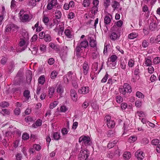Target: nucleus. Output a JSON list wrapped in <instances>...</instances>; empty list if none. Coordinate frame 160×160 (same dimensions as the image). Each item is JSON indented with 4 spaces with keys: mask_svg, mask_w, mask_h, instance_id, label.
<instances>
[{
    "mask_svg": "<svg viewBox=\"0 0 160 160\" xmlns=\"http://www.w3.org/2000/svg\"><path fill=\"white\" fill-rule=\"evenodd\" d=\"M89 152L87 150H81L78 155V158L79 160H86L88 157Z\"/></svg>",
    "mask_w": 160,
    "mask_h": 160,
    "instance_id": "f257e3e1",
    "label": "nucleus"
},
{
    "mask_svg": "<svg viewBox=\"0 0 160 160\" xmlns=\"http://www.w3.org/2000/svg\"><path fill=\"white\" fill-rule=\"evenodd\" d=\"M79 143L82 142V145L87 146L90 145L91 141L89 137L82 136L79 138Z\"/></svg>",
    "mask_w": 160,
    "mask_h": 160,
    "instance_id": "f03ea898",
    "label": "nucleus"
},
{
    "mask_svg": "<svg viewBox=\"0 0 160 160\" xmlns=\"http://www.w3.org/2000/svg\"><path fill=\"white\" fill-rule=\"evenodd\" d=\"M105 120L106 121L108 127L109 128H112L115 126L114 121L111 119V116L109 115H107L105 117Z\"/></svg>",
    "mask_w": 160,
    "mask_h": 160,
    "instance_id": "7ed1b4c3",
    "label": "nucleus"
},
{
    "mask_svg": "<svg viewBox=\"0 0 160 160\" xmlns=\"http://www.w3.org/2000/svg\"><path fill=\"white\" fill-rule=\"evenodd\" d=\"M28 44V38H23L20 39L19 45L21 47H23V50L27 47Z\"/></svg>",
    "mask_w": 160,
    "mask_h": 160,
    "instance_id": "20e7f679",
    "label": "nucleus"
},
{
    "mask_svg": "<svg viewBox=\"0 0 160 160\" xmlns=\"http://www.w3.org/2000/svg\"><path fill=\"white\" fill-rule=\"evenodd\" d=\"M48 3L47 6V8L48 10L51 9L58 4L57 0H48Z\"/></svg>",
    "mask_w": 160,
    "mask_h": 160,
    "instance_id": "39448f33",
    "label": "nucleus"
},
{
    "mask_svg": "<svg viewBox=\"0 0 160 160\" xmlns=\"http://www.w3.org/2000/svg\"><path fill=\"white\" fill-rule=\"evenodd\" d=\"M89 69V67L88 63L85 62L83 64L82 68L81 69L83 74L86 75L88 73Z\"/></svg>",
    "mask_w": 160,
    "mask_h": 160,
    "instance_id": "423d86ee",
    "label": "nucleus"
},
{
    "mask_svg": "<svg viewBox=\"0 0 160 160\" xmlns=\"http://www.w3.org/2000/svg\"><path fill=\"white\" fill-rule=\"evenodd\" d=\"M115 24L116 25H114L112 28V31L118 32V28L117 26L118 27H121L122 25L123 22L122 20H120L117 22Z\"/></svg>",
    "mask_w": 160,
    "mask_h": 160,
    "instance_id": "0eeeda50",
    "label": "nucleus"
},
{
    "mask_svg": "<svg viewBox=\"0 0 160 160\" xmlns=\"http://www.w3.org/2000/svg\"><path fill=\"white\" fill-rule=\"evenodd\" d=\"M70 96L72 100L76 102L78 98V95L76 91L73 89H71L70 91Z\"/></svg>",
    "mask_w": 160,
    "mask_h": 160,
    "instance_id": "6e6552de",
    "label": "nucleus"
},
{
    "mask_svg": "<svg viewBox=\"0 0 160 160\" xmlns=\"http://www.w3.org/2000/svg\"><path fill=\"white\" fill-rule=\"evenodd\" d=\"M89 91V88L88 87H83L78 89V92L80 94H85L88 93Z\"/></svg>",
    "mask_w": 160,
    "mask_h": 160,
    "instance_id": "1a4fd4ad",
    "label": "nucleus"
},
{
    "mask_svg": "<svg viewBox=\"0 0 160 160\" xmlns=\"http://www.w3.org/2000/svg\"><path fill=\"white\" fill-rule=\"evenodd\" d=\"M135 156L138 160H142L144 158V155L142 151L138 150L135 153Z\"/></svg>",
    "mask_w": 160,
    "mask_h": 160,
    "instance_id": "9d476101",
    "label": "nucleus"
},
{
    "mask_svg": "<svg viewBox=\"0 0 160 160\" xmlns=\"http://www.w3.org/2000/svg\"><path fill=\"white\" fill-rule=\"evenodd\" d=\"M17 27L13 24H11L8 25L6 27L5 31L9 32L11 30L15 31L17 29Z\"/></svg>",
    "mask_w": 160,
    "mask_h": 160,
    "instance_id": "9b49d317",
    "label": "nucleus"
},
{
    "mask_svg": "<svg viewBox=\"0 0 160 160\" xmlns=\"http://www.w3.org/2000/svg\"><path fill=\"white\" fill-rule=\"evenodd\" d=\"M67 75H68V79H69L70 81L72 80V81L77 79L76 74L74 72H72L71 71L69 72Z\"/></svg>",
    "mask_w": 160,
    "mask_h": 160,
    "instance_id": "f8f14e48",
    "label": "nucleus"
},
{
    "mask_svg": "<svg viewBox=\"0 0 160 160\" xmlns=\"http://www.w3.org/2000/svg\"><path fill=\"white\" fill-rule=\"evenodd\" d=\"M1 13V15H0V25H1L2 23V21L3 19V15L6 13L5 8L3 6H2V7Z\"/></svg>",
    "mask_w": 160,
    "mask_h": 160,
    "instance_id": "ddd939ff",
    "label": "nucleus"
},
{
    "mask_svg": "<svg viewBox=\"0 0 160 160\" xmlns=\"http://www.w3.org/2000/svg\"><path fill=\"white\" fill-rule=\"evenodd\" d=\"M90 39L89 43L90 46L96 49L97 43L96 40L92 38H90Z\"/></svg>",
    "mask_w": 160,
    "mask_h": 160,
    "instance_id": "4468645a",
    "label": "nucleus"
},
{
    "mask_svg": "<svg viewBox=\"0 0 160 160\" xmlns=\"http://www.w3.org/2000/svg\"><path fill=\"white\" fill-rule=\"evenodd\" d=\"M64 33L65 35L68 38H72L73 37V35L72 33V32L69 29H66Z\"/></svg>",
    "mask_w": 160,
    "mask_h": 160,
    "instance_id": "2eb2a0df",
    "label": "nucleus"
},
{
    "mask_svg": "<svg viewBox=\"0 0 160 160\" xmlns=\"http://www.w3.org/2000/svg\"><path fill=\"white\" fill-rule=\"evenodd\" d=\"M119 6V3L116 1H114L112 2V6L114 11L118 8Z\"/></svg>",
    "mask_w": 160,
    "mask_h": 160,
    "instance_id": "dca6fc26",
    "label": "nucleus"
},
{
    "mask_svg": "<svg viewBox=\"0 0 160 160\" xmlns=\"http://www.w3.org/2000/svg\"><path fill=\"white\" fill-rule=\"evenodd\" d=\"M55 92V89L54 87H51L48 88V96L51 98L53 96Z\"/></svg>",
    "mask_w": 160,
    "mask_h": 160,
    "instance_id": "f3484780",
    "label": "nucleus"
},
{
    "mask_svg": "<svg viewBox=\"0 0 160 160\" xmlns=\"http://www.w3.org/2000/svg\"><path fill=\"white\" fill-rule=\"evenodd\" d=\"M81 47L83 48H86L88 46V42L87 40H84L82 41L80 43H79Z\"/></svg>",
    "mask_w": 160,
    "mask_h": 160,
    "instance_id": "a211bd4d",
    "label": "nucleus"
},
{
    "mask_svg": "<svg viewBox=\"0 0 160 160\" xmlns=\"http://www.w3.org/2000/svg\"><path fill=\"white\" fill-rule=\"evenodd\" d=\"M50 47L52 49L57 51H59V47L58 45H55L54 43L51 42L49 44Z\"/></svg>",
    "mask_w": 160,
    "mask_h": 160,
    "instance_id": "6ab92c4d",
    "label": "nucleus"
},
{
    "mask_svg": "<svg viewBox=\"0 0 160 160\" xmlns=\"http://www.w3.org/2000/svg\"><path fill=\"white\" fill-rule=\"evenodd\" d=\"M124 87L127 91V92L130 93L132 91V90L131 86L128 83H125L123 85Z\"/></svg>",
    "mask_w": 160,
    "mask_h": 160,
    "instance_id": "aec40b11",
    "label": "nucleus"
},
{
    "mask_svg": "<svg viewBox=\"0 0 160 160\" xmlns=\"http://www.w3.org/2000/svg\"><path fill=\"white\" fill-rule=\"evenodd\" d=\"M45 82V77L44 75H42L38 79V82L39 84L43 85Z\"/></svg>",
    "mask_w": 160,
    "mask_h": 160,
    "instance_id": "412c9836",
    "label": "nucleus"
},
{
    "mask_svg": "<svg viewBox=\"0 0 160 160\" xmlns=\"http://www.w3.org/2000/svg\"><path fill=\"white\" fill-rule=\"evenodd\" d=\"M118 37L117 34L115 32H112L110 36V39L113 41L116 40Z\"/></svg>",
    "mask_w": 160,
    "mask_h": 160,
    "instance_id": "4be33fe9",
    "label": "nucleus"
},
{
    "mask_svg": "<svg viewBox=\"0 0 160 160\" xmlns=\"http://www.w3.org/2000/svg\"><path fill=\"white\" fill-rule=\"evenodd\" d=\"M26 76L27 80L30 82L32 79V73L31 71L28 70L26 73Z\"/></svg>",
    "mask_w": 160,
    "mask_h": 160,
    "instance_id": "5701e85b",
    "label": "nucleus"
},
{
    "mask_svg": "<svg viewBox=\"0 0 160 160\" xmlns=\"http://www.w3.org/2000/svg\"><path fill=\"white\" fill-rule=\"evenodd\" d=\"M31 19L27 14H25L22 17V20L23 22H28Z\"/></svg>",
    "mask_w": 160,
    "mask_h": 160,
    "instance_id": "b1692460",
    "label": "nucleus"
},
{
    "mask_svg": "<svg viewBox=\"0 0 160 160\" xmlns=\"http://www.w3.org/2000/svg\"><path fill=\"white\" fill-rule=\"evenodd\" d=\"M64 89L63 87L61 85H59L57 88V92L59 94H61L63 93Z\"/></svg>",
    "mask_w": 160,
    "mask_h": 160,
    "instance_id": "393cba45",
    "label": "nucleus"
},
{
    "mask_svg": "<svg viewBox=\"0 0 160 160\" xmlns=\"http://www.w3.org/2000/svg\"><path fill=\"white\" fill-rule=\"evenodd\" d=\"M157 25L156 23L154 22H151L149 25V28L151 31H154L156 28Z\"/></svg>",
    "mask_w": 160,
    "mask_h": 160,
    "instance_id": "a878e982",
    "label": "nucleus"
},
{
    "mask_svg": "<svg viewBox=\"0 0 160 160\" xmlns=\"http://www.w3.org/2000/svg\"><path fill=\"white\" fill-rule=\"evenodd\" d=\"M53 138L55 140H58L61 138L60 133L58 132H54L53 134Z\"/></svg>",
    "mask_w": 160,
    "mask_h": 160,
    "instance_id": "bb28decb",
    "label": "nucleus"
},
{
    "mask_svg": "<svg viewBox=\"0 0 160 160\" xmlns=\"http://www.w3.org/2000/svg\"><path fill=\"white\" fill-rule=\"evenodd\" d=\"M55 16L57 19H60L62 16V13L59 10H57L55 12Z\"/></svg>",
    "mask_w": 160,
    "mask_h": 160,
    "instance_id": "cd10ccee",
    "label": "nucleus"
},
{
    "mask_svg": "<svg viewBox=\"0 0 160 160\" xmlns=\"http://www.w3.org/2000/svg\"><path fill=\"white\" fill-rule=\"evenodd\" d=\"M138 36L137 33L132 32L128 36V38L130 39H133L136 38Z\"/></svg>",
    "mask_w": 160,
    "mask_h": 160,
    "instance_id": "c85d7f7f",
    "label": "nucleus"
},
{
    "mask_svg": "<svg viewBox=\"0 0 160 160\" xmlns=\"http://www.w3.org/2000/svg\"><path fill=\"white\" fill-rule=\"evenodd\" d=\"M131 156V154L130 152H125L123 154V158L126 159H129Z\"/></svg>",
    "mask_w": 160,
    "mask_h": 160,
    "instance_id": "c756f323",
    "label": "nucleus"
},
{
    "mask_svg": "<svg viewBox=\"0 0 160 160\" xmlns=\"http://www.w3.org/2000/svg\"><path fill=\"white\" fill-rule=\"evenodd\" d=\"M96 51L92 53V58L93 59H96L98 57L99 53L97 52V49H95Z\"/></svg>",
    "mask_w": 160,
    "mask_h": 160,
    "instance_id": "7c9ffc66",
    "label": "nucleus"
},
{
    "mask_svg": "<svg viewBox=\"0 0 160 160\" xmlns=\"http://www.w3.org/2000/svg\"><path fill=\"white\" fill-rule=\"evenodd\" d=\"M160 62V57H156L153 60V63L154 64H158Z\"/></svg>",
    "mask_w": 160,
    "mask_h": 160,
    "instance_id": "2f4dec72",
    "label": "nucleus"
},
{
    "mask_svg": "<svg viewBox=\"0 0 160 160\" xmlns=\"http://www.w3.org/2000/svg\"><path fill=\"white\" fill-rule=\"evenodd\" d=\"M58 74V72L54 70L50 74V77L52 79H54L56 78Z\"/></svg>",
    "mask_w": 160,
    "mask_h": 160,
    "instance_id": "473e14b6",
    "label": "nucleus"
},
{
    "mask_svg": "<svg viewBox=\"0 0 160 160\" xmlns=\"http://www.w3.org/2000/svg\"><path fill=\"white\" fill-rule=\"evenodd\" d=\"M0 113L2 114L3 116L9 115L10 114L9 111L7 109H2L0 112Z\"/></svg>",
    "mask_w": 160,
    "mask_h": 160,
    "instance_id": "72a5a7b5",
    "label": "nucleus"
},
{
    "mask_svg": "<svg viewBox=\"0 0 160 160\" xmlns=\"http://www.w3.org/2000/svg\"><path fill=\"white\" fill-rule=\"evenodd\" d=\"M30 92L28 90H25L23 93V95L27 99H29L30 97Z\"/></svg>",
    "mask_w": 160,
    "mask_h": 160,
    "instance_id": "f704fd0d",
    "label": "nucleus"
},
{
    "mask_svg": "<svg viewBox=\"0 0 160 160\" xmlns=\"http://www.w3.org/2000/svg\"><path fill=\"white\" fill-rule=\"evenodd\" d=\"M81 48L79 43H78L76 48V54L77 55H80L79 52L81 51Z\"/></svg>",
    "mask_w": 160,
    "mask_h": 160,
    "instance_id": "c9c22d12",
    "label": "nucleus"
},
{
    "mask_svg": "<svg viewBox=\"0 0 160 160\" xmlns=\"http://www.w3.org/2000/svg\"><path fill=\"white\" fill-rule=\"evenodd\" d=\"M92 0H83V4L84 7H88L90 3Z\"/></svg>",
    "mask_w": 160,
    "mask_h": 160,
    "instance_id": "e433bc0d",
    "label": "nucleus"
},
{
    "mask_svg": "<svg viewBox=\"0 0 160 160\" xmlns=\"http://www.w3.org/2000/svg\"><path fill=\"white\" fill-rule=\"evenodd\" d=\"M137 140V137L136 136H131L128 139V141L130 142H133Z\"/></svg>",
    "mask_w": 160,
    "mask_h": 160,
    "instance_id": "4c0bfd02",
    "label": "nucleus"
},
{
    "mask_svg": "<svg viewBox=\"0 0 160 160\" xmlns=\"http://www.w3.org/2000/svg\"><path fill=\"white\" fill-rule=\"evenodd\" d=\"M111 20L109 16H106L104 19V22L106 24H109L110 23Z\"/></svg>",
    "mask_w": 160,
    "mask_h": 160,
    "instance_id": "58836bf2",
    "label": "nucleus"
},
{
    "mask_svg": "<svg viewBox=\"0 0 160 160\" xmlns=\"http://www.w3.org/2000/svg\"><path fill=\"white\" fill-rule=\"evenodd\" d=\"M119 91L121 93H122L123 95L125 94L127 92V91L126 90L124 86H121L119 88Z\"/></svg>",
    "mask_w": 160,
    "mask_h": 160,
    "instance_id": "ea45409f",
    "label": "nucleus"
},
{
    "mask_svg": "<svg viewBox=\"0 0 160 160\" xmlns=\"http://www.w3.org/2000/svg\"><path fill=\"white\" fill-rule=\"evenodd\" d=\"M36 2L35 0H30L28 2V5L29 6H35L36 5Z\"/></svg>",
    "mask_w": 160,
    "mask_h": 160,
    "instance_id": "a19ab883",
    "label": "nucleus"
},
{
    "mask_svg": "<svg viewBox=\"0 0 160 160\" xmlns=\"http://www.w3.org/2000/svg\"><path fill=\"white\" fill-rule=\"evenodd\" d=\"M58 103V102L57 101H55L51 103L49 105L50 108L53 109L57 105Z\"/></svg>",
    "mask_w": 160,
    "mask_h": 160,
    "instance_id": "79ce46f5",
    "label": "nucleus"
},
{
    "mask_svg": "<svg viewBox=\"0 0 160 160\" xmlns=\"http://www.w3.org/2000/svg\"><path fill=\"white\" fill-rule=\"evenodd\" d=\"M117 57L116 55H112L110 58V62H116L115 61L117 59Z\"/></svg>",
    "mask_w": 160,
    "mask_h": 160,
    "instance_id": "37998d69",
    "label": "nucleus"
},
{
    "mask_svg": "<svg viewBox=\"0 0 160 160\" xmlns=\"http://www.w3.org/2000/svg\"><path fill=\"white\" fill-rule=\"evenodd\" d=\"M110 0H105L104 2V5L105 8H107L110 5Z\"/></svg>",
    "mask_w": 160,
    "mask_h": 160,
    "instance_id": "c03bdc74",
    "label": "nucleus"
},
{
    "mask_svg": "<svg viewBox=\"0 0 160 160\" xmlns=\"http://www.w3.org/2000/svg\"><path fill=\"white\" fill-rule=\"evenodd\" d=\"M136 96L139 98H143L144 96L141 92L138 91L137 92L136 94Z\"/></svg>",
    "mask_w": 160,
    "mask_h": 160,
    "instance_id": "a18cd8bd",
    "label": "nucleus"
},
{
    "mask_svg": "<svg viewBox=\"0 0 160 160\" xmlns=\"http://www.w3.org/2000/svg\"><path fill=\"white\" fill-rule=\"evenodd\" d=\"M29 138V135L27 133H24L23 134L22 136V139L24 140H26L28 139Z\"/></svg>",
    "mask_w": 160,
    "mask_h": 160,
    "instance_id": "49530a36",
    "label": "nucleus"
},
{
    "mask_svg": "<svg viewBox=\"0 0 160 160\" xmlns=\"http://www.w3.org/2000/svg\"><path fill=\"white\" fill-rule=\"evenodd\" d=\"M44 40L46 42H49L51 40V37L48 34H46L44 38Z\"/></svg>",
    "mask_w": 160,
    "mask_h": 160,
    "instance_id": "de8ad7c7",
    "label": "nucleus"
},
{
    "mask_svg": "<svg viewBox=\"0 0 160 160\" xmlns=\"http://www.w3.org/2000/svg\"><path fill=\"white\" fill-rule=\"evenodd\" d=\"M33 148L34 149L37 151H40L41 149V146L39 144H36L33 145Z\"/></svg>",
    "mask_w": 160,
    "mask_h": 160,
    "instance_id": "09e8293b",
    "label": "nucleus"
},
{
    "mask_svg": "<svg viewBox=\"0 0 160 160\" xmlns=\"http://www.w3.org/2000/svg\"><path fill=\"white\" fill-rule=\"evenodd\" d=\"M0 106L2 108H5L9 106V104L8 102H3L0 103Z\"/></svg>",
    "mask_w": 160,
    "mask_h": 160,
    "instance_id": "8fccbe9b",
    "label": "nucleus"
},
{
    "mask_svg": "<svg viewBox=\"0 0 160 160\" xmlns=\"http://www.w3.org/2000/svg\"><path fill=\"white\" fill-rule=\"evenodd\" d=\"M98 7L97 6H93L92 8V13L95 14L98 12Z\"/></svg>",
    "mask_w": 160,
    "mask_h": 160,
    "instance_id": "3c124183",
    "label": "nucleus"
},
{
    "mask_svg": "<svg viewBox=\"0 0 160 160\" xmlns=\"http://www.w3.org/2000/svg\"><path fill=\"white\" fill-rule=\"evenodd\" d=\"M116 102L118 103H120L122 101V99L120 96H117L116 97Z\"/></svg>",
    "mask_w": 160,
    "mask_h": 160,
    "instance_id": "603ef678",
    "label": "nucleus"
},
{
    "mask_svg": "<svg viewBox=\"0 0 160 160\" xmlns=\"http://www.w3.org/2000/svg\"><path fill=\"white\" fill-rule=\"evenodd\" d=\"M151 63L152 62L151 60L148 59H146L145 60V66H151Z\"/></svg>",
    "mask_w": 160,
    "mask_h": 160,
    "instance_id": "864d4df0",
    "label": "nucleus"
},
{
    "mask_svg": "<svg viewBox=\"0 0 160 160\" xmlns=\"http://www.w3.org/2000/svg\"><path fill=\"white\" fill-rule=\"evenodd\" d=\"M134 64V61L131 59L128 61V65L130 67H132Z\"/></svg>",
    "mask_w": 160,
    "mask_h": 160,
    "instance_id": "5fc2aeb1",
    "label": "nucleus"
},
{
    "mask_svg": "<svg viewBox=\"0 0 160 160\" xmlns=\"http://www.w3.org/2000/svg\"><path fill=\"white\" fill-rule=\"evenodd\" d=\"M115 131L112 130H110L108 131V137H112L114 135Z\"/></svg>",
    "mask_w": 160,
    "mask_h": 160,
    "instance_id": "6e6d98bb",
    "label": "nucleus"
},
{
    "mask_svg": "<svg viewBox=\"0 0 160 160\" xmlns=\"http://www.w3.org/2000/svg\"><path fill=\"white\" fill-rule=\"evenodd\" d=\"M159 143V140L157 139H153L152 141V144L154 145H158V144Z\"/></svg>",
    "mask_w": 160,
    "mask_h": 160,
    "instance_id": "4d7b16f0",
    "label": "nucleus"
},
{
    "mask_svg": "<svg viewBox=\"0 0 160 160\" xmlns=\"http://www.w3.org/2000/svg\"><path fill=\"white\" fill-rule=\"evenodd\" d=\"M148 42L146 40H144L143 41L142 43V47L144 48L147 47L148 45Z\"/></svg>",
    "mask_w": 160,
    "mask_h": 160,
    "instance_id": "13d9d810",
    "label": "nucleus"
},
{
    "mask_svg": "<svg viewBox=\"0 0 160 160\" xmlns=\"http://www.w3.org/2000/svg\"><path fill=\"white\" fill-rule=\"evenodd\" d=\"M154 69L153 67L151 66H149L148 68V71L149 73L150 74L153 73L154 71Z\"/></svg>",
    "mask_w": 160,
    "mask_h": 160,
    "instance_id": "bf43d9fd",
    "label": "nucleus"
},
{
    "mask_svg": "<svg viewBox=\"0 0 160 160\" xmlns=\"http://www.w3.org/2000/svg\"><path fill=\"white\" fill-rule=\"evenodd\" d=\"M68 79V75L67 74L64 76L63 78V81L64 83L66 84H68L70 81V80Z\"/></svg>",
    "mask_w": 160,
    "mask_h": 160,
    "instance_id": "052dcab7",
    "label": "nucleus"
},
{
    "mask_svg": "<svg viewBox=\"0 0 160 160\" xmlns=\"http://www.w3.org/2000/svg\"><path fill=\"white\" fill-rule=\"evenodd\" d=\"M17 2L15 0H12L11 2V8H14L16 6Z\"/></svg>",
    "mask_w": 160,
    "mask_h": 160,
    "instance_id": "680f3d73",
    "label": "nucleus"
},
{
    "mask_svg": "<svg viewBox=\"0 0 160 160\" xmlns=\"http://www.w3.org/2000/svg\"><path fill=\"white\" fill-rule=\"evenodd\" d=\"M135 105L137 107H140L141 105V101L140 100L136 101L135 103Z\"/></svg>",
    "mask_w": 160,
    "mask_h": 160,
    "instance_id": "e2e57ef3",
    "label": "nucleus"
},
{
    "mask_svg": "<svg viewBox=\"0 0 160 160\" xmlns=\"http://www.w3.org/2000/svg\"><path fill=\"white\" fill-rule=\"evenodd\" d=\"M77 81V79L75 80L72 81V85L75 88H77L78 87V83Z\"/></svg>",
    "mask_w": 160,
    "mask_h": 160,
    "instance_id": "0e129e2a",
    "label": "nucleus"
},
{
    "mask_svg": "<svg viewBox=\"0 0 160 160\" xmlns=\"http://www.w3.org/2000/svg\"><path fill=\"white\" fill-rule=\"evenodd\" d=\"M40 49L42 52H44L46 50V46L43 44H41L40 46Z\"/></svg>",
    "mask_w": 160,
    "mask_h": 160,
    "instance_id": "69168bd1",
    "label": "nucleus"
},
{
    "mask_svg": "<svg viewBox=\"0 0 160 160\" xmlns=\"http://www.w3.org/2000/svg\"><path fill=\"white\" fill-rule=\"evenodd\" d=\"M14 112L16 115H18L20 113V109L18 108H17L14 110Z\"/></svg>",
    "mask_w": 160,
    "mask_h": 160,
    "instance_id": "338daca9",
    "label": "nucleus"
},
{
    "mask_svg": "<svg viewBox=\"0 0 160 160\" xmlns=\"http://www.w3.org/2000/svg\"><path fill=\"white\" fill-rule=\"evenodd\" d=\"M60 110L61 112H65L68 110V109L66 106H61Z\"/></svg>",
    "mask_w": 160,
    "mask_h": 160,
    "instance_id": "774afa93",
    "label": "nucleus"
}]
</instances>
